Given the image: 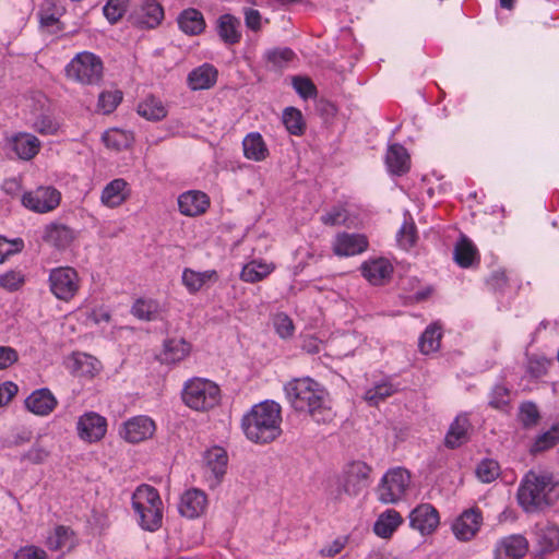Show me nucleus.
<instances>
[{"mask_svg":"<svg viewBox=\"0 0 559 559\" xmlns=\"http://www.w3.org/2000/svg\"><path fill=\"white\" fill-rule=\"evenodd\" d=\"M76 236L78 231L75 229L61 222H51L45 226L43 233L44 241L58 250L70 247Z\"/></svg>","mask_w":559,"mask_h":559,"instance_id":"obj_17","label":"nucleus"},{"mask_svg":"<svg viewBox=\"0 0 559 559\" xmlns=\"http://www.w3.org/2000/svg\"><path fill=\"white\" fill-rule=\"evenodd\" d=\"M472 428L468 415L459 414L451 423L444 438V444L448 449L454 450L468 441V433Z\"/></svg>","mask_w":559,"mask_h":559,"instance_id":"obj_23","label":"nucleus"},{"mask_svg":"<svg viewBox=\"0 0 559 559\" xmlns=\"http://www.w3.org/2000/svg\"><path fill=\"white\" fill-rule=\"evenodd\" d=\"M520 420L525 427L533 426L539 419V412L533 402H525L520 406Z\"/></svg>","mask_w":559,"mask_h":559,"instance_id":"obj_59","label":"nucleus"},{"mask_svg":"<svg viewBox=\"0 0 559 559\" xmlns=\"http://www.w3.org/2000/svg\"><path fill=\"white\" fill-rule=\"evenodd\" d=\"M19 388L11 381L0 384V407L7 405L17 393Z\"/></svg>","mask_w":559,"mask_h":559,"instance_id":"obj_64","label":"nucleus"},{"mask_svg":"<svg viewBox=\"0 0 559 559\" xmlns=\"http://www.w3.org/2000/svg\"><path fill=\"white\" fill-rule=\"evenodd\" d=\"M58 402L51 391L47 388L37 389L25 400L26 408L35 415H49Z\"/></svg>","mask_w":559,"mask_h":559,"instance_id":"obj_21","label":"nucleus"},{"mask_svg":"<svg viewBox=\"0 0 559 559\" xmlns=\"http://www.w3.org/2000/svg\"><path fill=\"white\" fill-rule=\"evenodd\" d=\"M210 206L209 197L198 190H190L183 192L178 198V207L182 215L186 216H198L207 210Z\"/></svg>","mask_w":559,"mask_h":559,"instance_id":"obj_20","label":"nucleus"},{"mask_svg":"<svg viewBox=\"0 0 559 559\" xmlns=\"http://www.w3.org/2000/svg\"><path fill=\"white\" fill-rule=\"evenodd\" d=\"M516 500L526 513L542 512L559 500V473L528 471L522 478Z\"/></svg>","mask_w":559,"mask_h":559,"instance_id":"obj_1","label":"nucleus"},{"mask_svg":"<svg viewBox=\"0 0 559 559\" xmlns=\"http://www.w3.org/2000/svg\"><path fill=\"white\" fill-rule=\"evenodd\" d=\"M487 285L495 292H503L508 286V276L504 271L498 270L490 274Z\"/></svg>","mask_w":559,"mask_h":559,"instance_id":"obj_61","label":"nucleus"},{"mask_svg":"<svg viewBox=\"0 0 559 559\" xmlns=\"http://www.w3.org/2000/svg\"><path fill=\"white\" fill-rule=\"evenodd\" d=\"M74 366L81 374L94 376L98 371L99 361L91 355L78 354L74 356Z\"/></svg>","mask_w":559,"mask_h":559,"instance_id":"obj_54","label":"nucleus"},{"mask_svg":"<svg viewBox=\"0 0 559 559\" xmlns=\"http://www.w3.org/2000/svg\"><path fill=\"white\" fill-rule=\"evenodd\" d=\"M534 535L540 554H551L559 549V526L555 523H536Z\"/></svg>","mask_w":559,"mask_h":559,"instance_id":"obj_19","label":"nucleus"},{"mask_svg":"<svg viewBox=\"0 0 559 559\" xmlns=\"http://www.w3.org/2000/svg\"><path fill=\"white\" fill-rule=\"evenodd\" d=\"M75 544L73 532L66 526H57L48 537L46 545L50 550H70Z\"/></svg>","mask_w":559,"mask_h":559,"instance_id":"obj_37","label":"nucleus"},{"mask_svg":"<svg viewBox=\"0 0 559 559\" xmlns=\"http://www.w3.org/2000/svg\"><path fill=\"white\" fill-rule=\"evenodd\" d=\"M293 86L300 97L307 99L317 95V88L312 81L304 76H294Z\"/></svg>","mask_w":559,"mask_h":559,"instance_id":"obj_58","label":"nucleus"},{"mask_svg":"<svg viewBox=\"0 0 559 559\" xmlns=\"http://www.w3.org/2000/svg\"><path fill=\"white\" fill-rule=\"evenodd\" d=\"M179 28L188 35H199L205 28L203 14L193 8L183 10L178 16Z\"/></svg>","mask_w":559,"mask_h":559,"instance_id":"obj_34","label":"nucleus"},{"mask_svg":"<svg viewBox=\"0 0 559 559\" xmlns=\"http://www.w3.org/2000/svg\"><path fill=\"white\" fill-rule=\"evenodd\" d=\"M273 270V264L253 260L243 265L240 278L247 283H257L269 276Z\"/></svg>","mask_w":559,"mask_h":559,"instance_id":"obj_40","label":"nucleus"},{"mask_svg":"<svg viewBox=\"0 0 559 559\" xmlns=\"http://www.w3.org/2000/svg\"><path fill=\"white\" fill-rule=\"evenodd\" d=\"M243 155L254 162H262L269 156V148L259 132L247 134L242 141Z\"/></svg>","mask_w":559,"mask_h":559,"instance_id":"obj_31","label":"nucleus"},{"mask_svg":"<svg viewBox=\"0 0 559 559\" xmlns=\"http://www.w3.org/2000/svg\"><path fill=\"white\" fill-rule=\"evenodd\" d=\"M273 326L276 334L283 338H290L295 333V325L288 314L284 312L276 313L273 317Z\"/></svg>","mask_w":559,"mask_h":559,"instance_id":"obj_51","label":"nucleus"},{"mask_svg":"<svg viewBox=\"0 0 559 559\" xmlns=\"http://www.w3.org/2000/svg\"><path fill=\"white\" fill-rule=\"evenodd\" d=\"M289 405L299 413L308 414L317 423L331 419V409L325 405V391L310 377L295 378L284 385Z\"/></svg>","mask_w":559,"mask_h":559,"instance_id":"obj_3","label":"nucleus"},{"mask_svg":"<svg viewBox=\"0 0 559 559\" xmlns=\"http://www.w3.org/2000/svg\"><path fill=\"white\" fill-rule=\"evenodd\" d=\"M156 430L155 421L146 415H138L126 420L119 428V436L129 443H140L151 439Z\"/></svg>","mask_w":559,"mask_h":559,"instance_id":"obj_10","label":"nucleus"},{"mask_svg":"<svg viewBox=\"0 0 559 559\" xmlns=\"http://www.w3.org/2000/svg\"><path fill=\"white\" fill-rule=\"evenodd\" d=\"M122 100V93L118 90L102 92L98 96L97 108L107 115L112 112Z\"/></svg>","mask_w":559,"mask_h":559,"instance_id":"obj_48","label":"nucleus"},{"mask_svg":"<svg viewBox=\"0 0 559 559\" xmlns=\"http://www.w3.org/2000/svg\"><path fill=\"white\" fill-rule=\"evenodd\" d=\"M138 114L147 120L158 121L167 116V109L159 98L147 96L139 103Z\"/></svg>","mask_w":559,"mask_h":559,"instance_id":"obj_38","label":"nucleus"},{"mask_svg":"<svg viewBox=\"0 0 559 559\" xmlns=\"http://www.w3.org/2000/svg\"><path fill=\"white\" fill-rule=\"evenodd\" d=\"M25 283V275L19 270H10L0 275V287L8 292L19 290Z\"/></svg>","mask_w":559,"mask_h":559,"instance_id":"obj_52","label":"nucleus"},{"mask_svg":"<svg viewBox=\"0 0 559 559\" xmlns=\"http://www.w3.org/2000/svg\"><path fill=\"white\" fill-rule=\"evenodd\" d=\"M104 64L93 52L82 51L67 64V78L83 85H98L103 80Z\"/></svg>","mask_w":559,"mask_h":559,"instance_id":"obj_6","label":"nucleus"},{"mask_svg":"<svg viewBox=\"0 0 559 559\" xmlns=\"http://www.w3.org/2000/svg\"><path fill=\"white\" fill-rule=\"evenodd\" d=\"M243 15H245V23H246V26L253 31V32H257L259 29H261V20H262V16L260 14V12L255 9H251V8H246L243 10Z\"/></svg>","mask_w":559,"mask_h":559,"instance_id":"obj_63","label":"nucleus"},{"mask_svg":"<svg viewBox=\"0 0 559 559\" xmlns=\"http://www.w3.org/2000/svg\"><path fill=\"white\" fill-rule=\"evenodd\" d=\"M368 239L362 234L338 233L332 243L333 253L337 257H354L368 248Z\"/></svg>","mask_w":559,"mask_h":559,"instance_id":"obj_13","label":"nucleus"},{"mask_svg":"<svg viewBox=\"0 0 559 559\" xmlns=\"http://www.w3.org/2000/svg\"><path fill=\"white\" fill-rule=\"evenodd\" d=\"M385 164L391 174L402 176L409 169V155L401 144L389 146L385 155Z\"/></svg>","mask_w":559,"mask_h":559,"instance_id":"obj_29","label":"nucleus"},{"mask_svg":"<svg viewBox=\"0 0 559 559\" xmlns=\"http://www.w3.org/2000/svg\"><path fill=\"white\" fill-rule=\"evenodd\" d=\"M397 391L399 388L393 384L389 378H385L368 389L364 397L370 406H377L380 402H383Z\"/></svg>","mask_w":559,"mask_h":559,"instance_id":"obj_39","label":"nucleus"},{"mask_svg":"<svg viewBox=\"0 0 559 559\" xmlns=\"http://www.w3.org/2000/svg\"><path fill=\"white\" fill-rule=\"evenodd\" d=\"M283 123L293 135H301L306 129L302 114L295 107H287L283 111Z\"/></svg>","mask_w":559,"mask_h":559,"instance_id":"obj_45","label":"nucleus"},{"mask_svg":"<svg viewBox=\"0 0 559 559\" xmlns=\"http://www.w3.org/2000/svg\"><path fill=\"white\" fill-rule=\"evenodd\" d=\"M528 550V542L521 534L506 536L497 542L495 559H522Z\"/></svg>","mask_w":559,"mask_h":559,"instance_id":"obj_16","label":"nucleus"},{"mask_svg":"<svg viewBox=\"0 0 559 559\" xmlns=\"http://www.w3.org/2000/svg\"><path fill=\"white\" fill-rule=\"evenodd\" d=\"M19 359L17 352L10 346H0V370L7 369Z\"/></svg>","mask_w":559,"mask_h":559,"instance_id":"obj_62","label":"nucleus"},{"mask_svg":"<svg viewBox=\"0 0 559 559\" xmlns=\"http://www.w3.org/2000/svg\"><path fill=\"white\" fill-rule=\"evenodd\" d=\"M32 128L41 135H53L60 124L52 116L43 114L35 118Z\"/></svg>","mask_w":559,"mask_h":559,"instance_id":"obj_50","label":"nucleus"},{"mask_svg":"<svg viewBox=\"0 0 559 559\" xmlns=\"http://www.w3.org/2000/svg\"><path fill=\"white\" fill-rule=\"evenodd\" d=\"M218 276L215 270L197 272L188 267L183 270L181 276L182 284L191 294L199 292L207 282H215Z\"/></svg>","mask_w":559,"mask_h":559,"instance_id":"obj_33","label":"nucleus"},{"mask_svg":"<svg viewBox=\"0 0 559 559\" xmlns=\"http://www.w3.org/2000/svg\"><path fill=\"white\" fill-rule=\"evenodd\" d=\"M264 58L274 69H283L295 58V52L288 47L272 48L265 51Z\"/></svg>","mask_w":559,"mask_h":559,"instance_id":"obj_46","label":"nucleus"},{"mask_svg":"<svg viewBox=\"0 0 559 559\" xmlns=\"http://www.w3.org/2000/svg\"><path fill=\"white\" fill-rule=\"evenodd\" d=\"M477 257L476 247L466 238H462L455 246L454 260L462 267H469Z\"/></svg>","mask_w":559,"mask_h":559,"instance_id":"obj_43","label":"nucleus"},{"mask_svg":"<svg viewBox=\"0 0 559 559\" xmlns=\"http://www.w3.org/2000/svg\"><path fill=\"white\" fill-rule=\"evenodd\" d=\"M129 0H108L103 8L104 15L109 23H117L126 13Z\"/></svg>","mask_w":559,"mask_h":559,"instance_id":"obj_53","label":"nucleus"},{"mask_svg":"<svg viewBox=\"0 0 559 559\" xmlns=\"http://www.w3.org/2000/svg\"><path fill=\"white\" fill-rule=\"evenodd\" d=\"M282 406L273 401L265 400L254 404L241 419L245 436L251 442L267 444L282 435Z\"/></svg>","mask_w":559,"mask_h":559,"instance_id":"obj_2","label":"nucleus"},{"mask_svg":"<svg viewBox=\"0 0 559 559\" xmlns=\"http://www.w3.org/2000/svg\"><path fill=\"white\" fill-rule=\"evenodd\" d=\"M439 523V512L430 503L418 504L409 513L411 527L419 531L423 535L435 532Z\"/></svg>","mask_w":559,"mask_h":559,"instance_id":"obj_14","label":"nucleus"},{"mask_svg":"<svg viewBox=\"0 0 559 559\" xmlns=\"http://www.w3.org/2000/svg\"><path fill=\"white\" fill-rule=\"evenodd\" d=\"M501 473L500 464L488 456H485L476 466V477L485 484L491 483L499 477Z\"/></svg>","mask_w":559,"mask_h":559,"instance_id":"obj_44","label":"nucleus"},{"mask_svg":"<svg viewBox=\"0 0 559 559\" xmlns=\"http://www.w3.org/2000/svg\"><path fill=\"white\" fill-rule=\"evenodd\" d=\"M48 285L50 293L60 301L69 302L81 288V278L72 266H57L49 271Z\"/></svg>","mask_w":559,"mask_h":559,"instance_id":"obj_7","label":"nucleus"},{"mask_svg":"<svg viewBox=\"0 0 559 559\" xmlns=\"http://www.w3.org/2000/svg\"><path fill=\"white\" fill-rule=\"evenodd\" d=\"M23 248L24 241L22 238L8 239L4 236H0V264L8 257L21 252Z\"/></svg>","mask_w":559,"mask_h":559,"instance_id":"obj_55","label":"nucleus"},{"mask_svg":"<svg viewBox=\"0 0 559 559\" xmlns=\"http://www.w3.org/2000/svg\"><path fill=\"white\" fill-rule=\"evenodd\" d=\"M207 503V496L203 490L190 488L181 495L178 510L182 516L197 519L205 512Z\"/></svg>","mask_w":559,"mask_h":559,"instance_id":"obj_18","label":"nucleus"},{"mask_svg":"<svg viewBox=\"0 0 559 559\" xmlns=\"http://www.w3.org/2000/svg\"><path fill=\"white\" fill-rule=\"evenodd\" d=\"M14 559H48L44 549L31 545L21 547L14 555Z\"/></svg>","mask_w":559,"mask_h":559,"instance_id":"obj_60","label":"nucleus"},{"mask_svg":"<svg viewBox=\"0 0 559 559\" xmlns=\"http://www.w3.org/2000/svg\"><path fill=\"white\" fill-rule=\"evenodd\" d=\"M10 146L20 159L31 160L38 154L41 143L34 134L20 132L10 139Z\"/></svg>","mask_w":559,"mask_h":559,"instance_id":"obj_22","label":"nucleus"},{"mask_svg":"<svg viewBox=\"0 0 559 559\" xmlns=\"http://www.w3.org/2000/svg\"><path fill=\"white\" fill-rule=\"evenodd\" d=\"M371 467L360 460H353L329 480L328 497L335 502L359 496L370 484Z\"/></svg>","mask_w":559,"mask_h":559,"instance_id":"obj_4","label":"nucleus"},{"mask_svg":"<svg viewBox=\"0 0 559 559\" xmlns=\"http://www.w3.org/2000/svg\"><path fill=\"white\" fill-rule=\"evenodd\" d=\"M217 76V69L205 62L189 72L187 83L192 91L209 90L216 84Z\"/></svg>","mask_w":559,"mask_h":559,"instance_id":"obj_24","label":"nucleus"},{"mask_svg":"<svg viewBox=\"0 0 559 559\" xmlns=\"http://www.w3.org/2000/svg\"><path fill=\"white\" fill-rule=\"evenodd\" d=\"M181 399L189 408L207 412L219 404L221 389L209 379L194 377L185 382Z\"/></svg>","mask_w":559,"mask_h":559,"instance_id":"obj_5","label":"nucleus"},{"mask_svg":"<svg viewBox=\"0 0 559 559\" xmlns=\"http://www.w3.org/2000/svg\"><path fill=\"white\" fill-rule=\"evenodd\" d=\"M153 504H163L156 488L150 485L139 486L132 495V507L135 513Z\"/></svg>","mask_w":559,"mask_h":559,"instance_id":"obj_35","label":"nucleus"},{"mask_svg":"<svg viewBox=\"0 0 559 559\" xmlns=\"http://www.w3.org/2000/svg\"><path fill=\"white\" fill-rule=\"evenodd\" d=\"M79 437L90 443L102 440L107 431V419L96 412H86L76 423Z\"/></svg>","mask_w":559,"mask_h":559,"instance_id":"obj_11","label":"nucleus"},{"mask_svg":"<svg viewBox=\"0 0 559 559\" xmlns=\"http://www.w3.org/2000/svg\"><path fill=\"white\" fill-rule=\"evenodd\" d=\"M402 523L401 514L394 509H389L378 516L373 524V532L381 538H389Z\"/></svg>","mask_w":559,"mask_h":559,"instance_id":"obj_30","label":"nucleus"},{"mask_svg":"<svg viewBox=\"0 0 559 559\" xmlns=\"http://www.w3.org/2000/svg\"><path fill=\"white\" fill-rule=\"evenodd\" d=\"M392 272V264L384 258L368 260L361 264L362 276L372 285L383 284L390 278Z\"/></svg>","mask_w":559,"mask_h":559,"instance_id":"obj_25","label":"nucleus"},{"mask_svg":"<svg viewBox=\"0 0 559 559\" xmlns=\"http://www.w3.org/2000/svg\"><path fill=\"white\" fill-rule=\"evenodd\" d=\"M128 182L122 178L111 180L102 191L100 201L108 207L121 205L128 198Z\"/></svg>","mask_w":559,"mask_h":559,"instance_id":"obj_28","label":"nucleus"},{"mask_svg":"<svg viewBox=\"0 0 559 559\" xmlns=\"http://www.w3.org/2000/svg\"><path fill=\"white\" fill-rule=\"evenodd\" d=\"M191 352V345L183 338H169L164 342L162 360L165 364H177Z\"/></svg>","mask_w":559,"mask_h":559,"instance_id":"obj_32","label":"nucleus"},{"mask_svg":"<svg viewBox=\"0 0 559 559\" xmlns=\"http://www.w3.org/2000/svg\"><path fill=\"white\" fill-rule=\"evenodd\" d=\"M133 23L141 28H154L164 19V9L156 0H144L131 13Z\"/></svg>","mask_w":559,"mask_h":559,"instance_id":"obj_15","label":"nucleus"},{"mask_svg":"<svg viewBox=\"0 0 559 559\" xmlns=\"http://www.w3.org/2000/svg\"><path fill=\"white\" fill-rule=\"evenodd\" d=\"M163 504H153L136 513L139 523L146 531H156L162 525Z\"/></svg>","mask_w":559,"mask_h":559,"instance_id":"obj_41","label":"nucleus"},{"mask_svg":"<svg viewBox=\"0 0 559 559\" xmlns=\"http://www.w3.org/2000/svg\"><path fill=\"white\" fill-rule=\"evenodd\" d=\"M510 391L504 385H496L491 393L489 405L496 409H506L509 405Z\"/></svg>","mask_w":559,"mask_h":559,"instance_id":"obj_57","label":"nucleus"},{"mask_svg":"<svg viewBox=\"0 0 559 559\" xmlns=\"http://www.w3.org/2000/svg\"><path fill=\"white\" fill-rule=\"evenodd\" d=\"M559 442V425H554L549 430L539 435L533 445L534 452L547 451Z\"/></svg>","mask_w":559,"mask_h":559,"instance_id":"obj_49","label":"nucleus"},{"mask_svg":"<svg viewBox=\"0 0 559 559\" xmlns=\"http://www.w3.org/2000/svg\"><path fill=\"white\" fill-rule=\"evenodd\" d=\"M483 524L481 511L478 508L464 510L452 523V532L461 542L473 539Z\"/></svg>","mask_w":559,"mask_h":559,"instance_id":"obj_12","label":"nucleus"},{"mask_svg":"<svg viewBox=\"0 0 559 559\" xmlns=\"http://www.w3.org/2000/svg\"><path fill=\"white\" fill-rule=\"evenodd\" d=\"M418 239L417 228L411 215L405 217L396 234V241L402 249L408 250L415 246Z\"/></svg>","mask_w":559,"mask_h":559,"instance_id":"obj_42","label":"nucleus"},{"mask_svg":"<svg viewBox=\"0 0 559 559\" xmlns=\"http://www.w3.org/2000/svg\"><path fill=\"white\" fill-rule=\"evenodd\" d=\"M131 312L140 320L153 321L157 317L158 305L156 301L151 299H138L133 304Z\"/></svg>","mask_w":559,"mask_h":559,"instance_id":"obj_47","label":"nucleus"},{"mask_svg":"<svg viewBox=\"0 0 559 559\" xmlns=\"http://www.w3.org/2000/svg\"><path fill=\"white\" fill-rule=\"evenodd\" d=\"M320 219L322 224L328 226L342 225L348 219V213L343 206H333Z\"/></svg>","mask_w":559,"mask_h":559,"instance_id":"obj_56","label":"nucleus"},{"mask_svg":"<svg viewBox=\"0 0 559 559\" xmlns=\"http://www.w3.org/2000/svg\"><path fill=\"white\" fill-rule=\"evenodd\" d=\"M442 328L435 322L429 324L419 337L418 347L421 354L429 355L440 348Z\"/></svg>","mask_w":559,"mask_h":559,"instance_id":"obj_36","label":"nucleus"},{"mask_svg":"<svg viewBox=\"0 0 559 559\" xmlns=\"http://www.w3.org/2000/svg\"><path fill=\"white\" fill-rule=\"evenodd\" d=\"M60 201L61 193L52 186H39L21 197V203L25 209L39 214L52 212L59 206Z\"/></svg>","mask_w":559,"mask_h":559,"instance_id":"obj_9","label":"nucleus"},{"mask_svg":"<svg viewBox=\"0 0 559 559\" xmlns=\"http://www.w3.org/2000/svg\"><path fill=\"white\" fill-rule=\"evenodd\" d=\"M409 483L411 475L407 469L402 467L389 469L376 491L379 501L385 504L399 502L404 497Z\"/></svg>","mask_w":559,"mask_h":559,"instance_id":"obj_8","label":"nucleus"},{"mask_svg":"<svg viewBox=\"0 0 559 559\" xmlns=\"http://www.w3.org/2000/svg\"><path fill=\"white\" fill-rule=\"evenodd\" d=\"M240 20L226 13L218 17L216 32L219 38L227 45H235L241 39Z\"/></svg>","mask_w":559,"mask_h":559,"instance_id":"obj_27","label":"nucleus"},{"mask_svg":"<svg viewBox=\"0 0 559 559\" xmlns=\"http://www.w3.org/2000/svg\"><path fill=\"white\" fill-rule=\"evenodd\" d=\"M228 456H206L202 466L203 477L211 489L216 488L226 474Z\"/></svg>","mask_w":559,"mask_h":559,"instance_id":"obj_26","label":"nucleus"}]
</instances>
